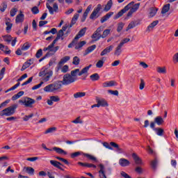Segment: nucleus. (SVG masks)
I'll use <instances>...</instances> for the list:
<instances>
[{
  "instance_id": "obj_26",
  "label": "nucleus",
  "mask_w": 178,
  "mask_h": 178,
  "mask_svg": "<svg viewBox=\"0 0 178 178\" xmlns=\"http://www.w3.org/2000/svg\"><path fill=\"white\" fill-rule=\"evenodd\" d=\"M82 155L83 156H85V158H87V159H89V161H92L93 162H97V158L90 154L82 153Z\"/></svg>"
},
{
  "instance_id": "obj_9",
  "label": "nucleus",
  "mask_w": 178,
  "mask_h": 178,
  "mask_svg": "<svg viewBox=\"0 0 178 178\" xmlns=\"http://www.w3.org/2000/svg\"><path fill=\"white\" fill-rule=\"evenodd\" d=\"M101 9H102V6L101 4H98L91 13L90 19H91L92 20L95 19V17L97 16V15H98V13H99Z\"/></svg>"
},
{
  "instance_id": "obj_37",
  "label": "nucleus",
  "mask_w": 178,
  "mask_h": 178,
  "mask_svg": "<svg viewBox=\"0 0 178 178\" xmlns=\"http://www.w3.org/2000/svg\"><path fill=\"white\" fill-rule=\"evenodd\" d=\"M110 33H111V29H105L103 31V34L99 35V37H101V38H106V37H108V35H109Z\"/></svg>"
},
{
  "instance_id": "obj_34",
  "label": "nucleus",
  "mask_w": 178,
  "mask_h": 178,
  "mask_svg": "<svg viewBox=\"0 0 178 178\" xmlns=\"http://www.w3.org/2000/svg\"><path fill=\"white\" fill-rule=\"evenodd\" d=\"M105 63V57H102V60H99L96 63V67H98L99 69H101L104 66V64Z\"/></svg>"
},
{
  "instance_id": "obj_51",
  "label": "nucleus",
  "mask_w": 178,
  "mask_h": 178,
  "mask_svg": "<svg viewBox=\"0 0 178 178\" xmlns=\"http://www.w3.org/2000/svg\"><path fill=\"white\" fill-rule=\"evenodd\" d=\"M76 44H77V39H76V38H74L73 39V40L72 41V42H70L68 44V48H73V47H74V45H76Z\"/></svg>"
},
{
  "instance_id": "obj_8",
  "label": "nucleus",
  "mask_w": 178,
  "mask_h": 178,
  "mask_svg": "<svg viewBox=\"0 0 178 178\" xmlns=\"http://www.w3.org/2000/svg\"><path fill=\"white\" fill-rule=\"evenodd\" d=\"M150 127L154 130V131L156 132V134L157 136H160V137H162L163 136V134L165 133V130L162 128H156L155 127V122H150Z\"/></svg>"
},
{
  "instance_id": "obj_14",
  "label": "nucleus",
  "mask_w": 178,
  "mask_h": 178,
  "mask_svg": "<svg viewBox=\"0 0 178 178\" xmlns=\"http://www.w3.org/2000/svg\"><path fill=\"white\" fill-rule=\"evenodd\" d=\"M119 165H121L122 168H126L127 166H130V161L124 158H121L119 160Z\"/></svg>"
},
{
  "instance_id": "obj_33",
  "label": "nucleus",
  "mask_w": 178,
  "mask_h": 178,
  "mask_svg": "<svg viewBox=\"0 0 178 178\" xmlns=\"http://www.w3.org/2000/svg\"><path fill=\"white\" fill-rule=\"evenodd\" d=\"M123 46H122L121 44H118V47L115 48V51L114 52V55H115V56H120V54H122V47Z\"/></svg>"
},
{
  "instance_id": "obj_39",
  "label": "nucleus",
  "mask_w": 178,
  "mask_h": 178,
  "mask_svg": "<svg viewBox=\"0 0 178 178\" xmlns=\"http://www.w3.org/2000/svg\"><path fill=\"white\" fill-rule=\"evenodd\" d=\"M157 12H158V8H152L150 9V12H149L150 17H154V16H155L156 15Z\"/></svg>"
},
{
  "instance_id": "obj_45",
  "label": "nucleus",
  "mask_w": 178,
  "mask_h": 178,
  "mask_svg": "<svg viewBox=\"0 0 178 178\" xmlns=\"http://www.w3.org/2000/svg\"><path fill=\"white\" fill-rule=\"evenodd\" d=\"M72 63L75 65V66L80 65V58L77 56H74L73 58Z\"/></svg>"
},
{
  "instance_id": "obj_46",
  "label": "nucleus",
  "mask_w": 178,
  "mask_h": 178,
  "mask_svg": "<svg viewBox=\"0 0 178 178\" xmlns=\"http://www.w3.org/2000/svg\"><path fill=\"white\" fill-rule=\"evenodd\" d=\"M63 35H65V33L63 32V31L59 30L57 33L56 38H58V40L61 39L62 40H63Z\"/></svg>"
},
{
  "instance_id": "obj_18",
  "label": "nucleus",
  "mask_w": 178,
  "mask_h": 178,
  "mask_svg": "<svg viewBox=\"0 0 178 178\" xmlns=\"http://www.w3.org/2000/svg\"><path fill=\"white\" fill-rule=\"evenodd\" d=\"M113 50V45H110L109 47H107L105 48L100 54V56H105V55H107V54H109L111 52V51Z\"/></svg>"
},
{
  "instance_id": "obj_20",
  "label": "nucleus",
  "mask_w": 178,
  "mask_h": 178,
  "mask_svg": "<svg viewBox=\"0 0 178 178\" xmlns=\"http://www.w3.org/2000/svg\"><path fill=\"white\" fill-rule=\"evenodd\" d=\"M86 31H87V27H84L81 29L74 37L75 40H79V38H81V37H83V35L86 34Z\"/></svg>"
},
{
  "instance_id": "obj_13",
  "label": "nucleus",
  "mask_w": 178,
  "mask_h": 178,
  "mask_svg": "<svg viewBox=\"0 0 178 178\" xmlns=\"http://www.w3.org/2000/svg\"><path fill=\"white\" fill-rule=\"evenodd\" d=\"M50 163H51V165L54 166V168H57V169H59L60 170L65 172V169H63L60 167V166H63V164H62L60 162L51 160Z\"/></svg>"
},
{
  "instance_id": "obj_31",
  "label": "nucleus",
  "mask_w": 178,
  "mask_h": 178,
  "mask_svg": "<svg viewBox=\"0 0 178 178\" xmlns=\"http://www.w3.org/2000/svg\"><path fill=\"white\" fill-rule=\"evenodd\" d=\"M118 84L115 82V81H111L103 83V87H113V86H117Z\"/></svg>"
},
{
  "instance_id": "obj_15",
  "label": "nucleus",
  "mask_w": 178,
  "mask_h": 178,
  "mask_svg": "<svg viewBox=\"0 0 178 178\" xmlns=\"http://www.w3.org/2000/svg\"><path fill=\"white\" fill-rule=\"evenodd\" d=\"M99 167L100 170H99V178H107L106 175H105V166L104 164H99Z\"/></svg>"
},
{
  "instance_id": "obj_59",
  "label": "nucleus",
  "mask_w": 178,
  "mask_h": 178,
  "mask_svg": "<svg viewBox=\"0 0 178 178\" xmlns=\"http://www.w3.org/2000/svg\"><path fill=\"white\" fill-rule=\"evenodd\" d=\"M3 48H5V45H3V44L0 43V49L1 51H3L5 54H6L7 55H9L10 54V50H3Z\"/></svg>"
},
{
  "instance_id": "obj_19",
  "label": "nucleus",
  "mask_w": 178,
  "mask_h": 178,
  "mask_svg": "<svg viewBox=\"0 0 178 178\" xmlns=\"http://www.w3.org/2000/svg\"><path fill=\"white\" fill-rule=\"evenodd\" d=\"M110 145L111 147H113V148H115L116 152H118V154H123V152H124L123 149L120 148V147H119L118 143H116L115 142H111Z\"/></svg>"
},
{
  "instance_id": "obj_6",
  "label": "nucleus",
  "mask_w": 178,
  "mask_h": 178,
  "mask_svg": "<svg viewBox=\"0 0 178 178\" xmlns=\"http://www.w3.org/2000/svg\"><path fill=\"white\" fill-rule=\"evenodd\" d=\"M92 65H89L88 66L85 67L84 68H83L81 72H80V69H75L74 70L71 71V74L70 76H72V77H76L77 73L78 76H83V74L87 73L88 72V70H90V67H92Z\"/></svg>"
},
{
  "instance_id": "obj_55",
  "label": "nucleus",
  "mask_w": 178,
  "mask_h": 178,
  "mask_svg": "<svg viewBox=\"0 0 178 178\" xmlns=\"http://www.w3.org/2000/svg\"><path fill=\"white\" fill-rule=\"evenodd\" d=\"M3 38L6 42H10L12 41V36L11 35H3Z\"/></svg>"
},
{
  "instance_id": "obj_64",
  "label": "nucleus",
  "mask_w": 178,
  "mask_h": 178,
  "mask_svg": "<svg viewBox=\"0 0 178 178\" xmlns=\"http://www.w3.org/2000/svg\"><path fill=\"white\" fill-rule=\"evenodd\" d=\"M72 123L77 124L78 123H83L81 120H80V117L76 118L74 120L72 121Z\"/></svg>"
},
{
  "instance_id": "obj_4",
  "label": "nucleus",
  "mask_w": 178,
  "mask_h": 178,
  "mask_svg": "<svg viewBox=\"0 0 178 178\" xmlns=\"http://www.w3.org/2000/svg\"><path fill=\"white\" fill-rule=\"evenodd\" d=\"M16 109H17V104H13L2 110L0 113V116H12V115H15Z\"/></svg>"
},
{
  "instance_id": "obj_29",
  "label": "nucleus",
  "mask_w": 178,
  "mask_h": 178,
  "mask_svg": "<svg viewBox=\"0 0 178 178\" xmlns=\"http://www.w3.org/2000/svg\"><path fill=\"white\" fill-rule=\"evenodd\" d=\"M169 10H170V4L167 3L163 6V7L161 10V14L165 15V13H168V12H169Z\"/></svg>"
},
{
  "instance_id": "obj_24",
  "label": "nucleus",
  "mask_w": 178,
  "mask_h": 178,
  "mask_svg": "<svg viewBox=\"0 0 178 178\" xmlns=\"http://www.w3.org/2000/svg\"><path fill=\"white\" fill-rule=\"evenodd\" d=\"M95 48H97L96 44H93V45L88 47L87 49L85 51V53L83 54V56H86V55H88V54H91V52H92V51H94V49H95Z\"/></svg>"
},
{
  "instance_id": "obj_57",
  "label": "nucleus",
  "mask_w": 178,
  "mask_h": 178,
  "mask_svg": "<svg viewBox=\"0 0 178 178\" xmlns=\"http://www.w3.org/2000/svg\"><path fill=\"white\" fill-rule=\"evenodd\" d=\"M17 13V8L11 9L10 11V15L11 17L16 16Z\"/></svg>"
},
{
  "instance_id": "obj_16",
  "label": "nucleus",
  "mask_w": 178,
  "mask_h": 178,
  "mask_svg": "<svg viewBox=\"0 0 178 178\" xmlns=\"http://www.w3.org/2000/svg\"><path fill=\"white\" fill-rule=\"evenodd\" d=\"M96 102L99 104V106H109V104H108V102L105 100V99H99V97H96Z\"/></svg>"
},
{
  "instance_id": "obj_10",
  "label": "nucleus",
  "mask_w": 178,
  "mask_h": 178,
  "mask_svg": "<svg viewBox=\"0 0 178 178\" xmlns=\"http://www.w3.org/2000/svg\"><path fill=\"white\" fill-rule=\"evenodd\" d=\"M25 106L26 108H33V105L35 104V100L31 97H26L24 99Z\"/></svg>"
},
{
  "instance_id": "obj_60",
  "label": "nucleus",
  "mask_w": 178,
  "mask_h": 178,
  "mask_svg": "<svg viewBox=\"0 0 178 178\" xmlns=\"http://www.w3.org/2000/svg\"><path fill=\"white\" fill-rule=\"evenodd\" d=\"M34 116V114L33 113H31L29 115H25L24 118H23V120L24 122H28V120H29L30 119H31V118H33Z\"/></svg>"
},
{
  "instance_id": "obj_11",
  "label": "nucleus",
  "mask_w": 178,
  "mask_h": 178,
  "mask_svg": "<svg viewBox=\"0 0 178 178\" xmlns=\"http://www.w3.org/2000/svg\"><path fill=\"white\" fill-rule=\"evenodd\" d=\"M33 63H34V58H31L28 60L23 64L22 67L21 68V72H24V70H26L27 67H30V66H31Z\"/></svg>"
},
{
  "instance_id": "obj_52",
  "label": "nucleus",
  "mask_w": 178,
  "mask_h": 178,
  "mask_svg": "<svg viewBox=\"0 0 178 178\" xmlns=\"http://www.w3.org/2000/svg\"><path fill=\"white\" fill-rule=\"evenodd\" d=\"M80 16L79 14H75L74 17L72 19L71 23L72 24H74L77 22V19H79V17Z\"/></svg>"
},
{
  "instance_id": "obj_32",
  "label": "nucleus",
  "mask_w": 178,
  "mask_h": 178,
  "mask_svg": "<svg viewBox=\"0 0 178 178\" xmlns=\"http://www.w3.org/2000/svg\"><path fill=\"white\" fill-rule=\"evenodd\" d=\"M25 170V172L28 173V175H30L31 176H33L34 175V168L31 167H24V170Z\"/></svg>"
},
{
  "instance_id": "obj_7",
  "label": "nucleus",
  "mask_w": 178,
  "mask_h": 178,
  "mask_svg": "<svg viewBox=\"0 0 178 178\" xmlns=\"http://www.w3.org/2000/svg\"><path fill=\"white\" fill-rule=\"evenodd\" d=\"M46 7L48 8L50 15H54V13H58L59 12V7L57 3H54L53 7L49 5V3H47Z\"/></svg>"
},
{
  "instance_id": "obj_62",
  "label": "nucleus",
  "mask_w": 178,
  "mask_h": 178,
  "mask_svg": "<svg viewBox=\"0 0 178 178\" xmlns=\"http://www.w3.org/2000/svg\"><path fill=\"white\" fill-rule=\"evenodd\" d=\"M33 81V76L30 77L27 81H26L25 82H24L22 84V86H27V84H30V83H31Z\"/></svg>"
},
{
  "instance_id": "obj_40",
  "label": "nucleus",
  "mask_w": 178,
  "mask_h": 178,
  "mask_svg": "<svg viewBox=\"0 0 178 178\" xmlns=\"http://www.w3.org/2000/svg\"><path fill=\"white\" fill-rule=\"evenodd\" d=\"M86 44H87V42L86 41H81L80 42H79L76 47H75V49H80V48H83V47H84V45H86Z\"/></svg>"
},
{
  "instance_id": "obj_44",
  "label": "nucleus",
  "mask_w": 178,
  "mask_h": 178,
  "mask_svg": "<svg viewBox=\"0 0 178 178\" xmlns=\"http://www.w3.org/2000/svg\"><path fill=\"white\" fill-rule=\"evenodd\" d=\"M150 165L152 169H156V166L158 165V159H154L153 161H151Z\"/></svg>"
},
{
  "instance_id": "obj_61",
  "label": "nucleus",
  "mask_w": 178,
  "mask_h": 178,
  "mask_svg": "<svg viewBox=\"0 0 178 178\" xmlns=\"http://www.w3.org/2000/svg\"><path fill=\"white\" fill-rule=\"evenodd\" d=\"M144 87H145V82L144 81V79H141L139 88L140 90H144Z\"/></svg>"
},
{
  "instance_id": "obj_25",
  "label": "nucleus",
  "mask_w": 178,
  "mask_h": 178,
  "mask_svg": "<svg viewBox=\"0 0 178 178\" xmlns=\"http://www.w3.org/2000/svg\"><path fill=\"white\" fill-rule=\"evenodd\" d=\"M70 60V56H66L61 58V60L59 61L58 66L61 67L62 65L66 63V62Z\"/></svg>"
},
{
  "instance_id": "obj_58",
  "label": "nucleus",
  "mask_w": 178,
  "mask_h": 178,
  "mask_svg": "<svg viewBox=\"0 0 178 178\" xmlns=\"http://www.w3.org/2000/svg\"><path fill=\"white\" fill-rule=\"evenodd\" d=\"M56 159H58V161H61V162H63L65 165H69V161L66 160L65 159H63L62 157L56 156Z\"/></svg>"
},
{
  "instance_id": "obj_3",
  "label": "nucleus",
  "mask_w": 178,
  "mask_h": 178,
  "mask_svg": "<svg viewBox=\"0 0 178 178\" xmlns=\"http://www.w3.org/2000/svg\"><path fill=\"white\" fill-rule=\"evenodd\" d=\"M54 74V72L51 70H48V68H42V70L39 72V77H42L43 81L47 83V81H49L51 76Z\"/></svg>"
},
{
  "instance_id": "obj_41",
  "label": "nucleus",
  "mask_w": 178,
  "mask_h": 178,
  "mask_svg": "<svg viewBox=\"0 0 178 178\" xmlns=\"http://www.w3.org/2000/svg\"><path fill=\"white\" fill-rule=\"evenodd\" d=\"M83 152H76L71 154V158L74 159V158H77V156H80V155H83Z\"/></svg>"
},
{
  "instance_id": "obj_54",
  "label": "nucleus",
  "mask_w": 178,
  "mask_h": 178,
  "mask_svg": "<svg viewBox=\"0 0 178 178\" xmlns=\"http://www.w3.org/2000/svg\"><path fill=\"white\" fill-rule=\"evenodd\" d=\"M50 99H51L53 102H59L60 101V98H59V96H51Z\"/></svg>"
},
{
  "instance_id": "obj_56",
  "label": "nucleus",
  "mask_w": 178,
  "mask_h": 178,
  "mask_svg": "<svg viewBox=\"0 0 178 178\" xmlns=\"http://www.w3.org/2000/svg\"><path fill=\"white\" fill-rule=\"evenodd\" d=\"M54 131H56V127H51L45 131L44 134H48L49 133H54Z\"/></svg>"
},
{
  "instance_id": "obj_49",
  "label": "nucleus",
  "mask_w": 178,
  "mask_h": 178,
  "mask_svg": "<svg viewBox=\"0 0 178 178\" xmlns=\"http://www.w3.org/2000/svg\"><path fill=\"white\" fill-rule=\"evenodd\" d=\"M123 27H124V23L120 22L118 24V28H117L118 33H120V31H122V30H123Z\"/></svg>"
},
{
  "instance_id": "obj_48",
  "label": "nucleus",
  "mask_w": 178,
  "mask_h": 178,
  "mask_svg": "<svg viewBox=\"0 0 178 178\" xmlns=\"http://www.w3.org/2000/svg\"><path fill=\"white\" fill-rule=\"evenodd\" d=\"M1 6L2 8H0L1 12L3 13L5 12V10H6L7 8H8V3H6V1H3L1 3Z\"/></svg>"
},
{
  "instance_id": "obj_22",
  "label": "nucleus",
  "mask_w": 178,
  "mask_h": 178,
  "mask_svg": "<svg viewBox=\"0 0 178 178\" xmlns=\"http://www.w3.org/2000/svg\"><path fill=\"white\" fill-rule=\"evenodd\" d=\"M111 16H113V12L108 13L106 15L102 17V19H100V22L105 23L106 20H108V19H111Z\"/></svg>"
},
{
  "instance_id": "obj_42",
  "label": "nucleus",
  "mask_w": 178,
  "mask_h": 178,
  "mask_svg": "<svg viewBox=\"0 0 178 178\" xmlns=\"http://www.w3.org/2000/svg\"><path fill=\"white\" fill-rule=\"evenodd\" d=\"M31 47V44L29 42H25L21 48L22 51H27Z\"/></svg>"
},
{
  "instance_id": "obj_30",
  "label": "nucleus",
  "mask_w": 178,
  "mask_h": 178,
  "mask_svg": "<svg viewBox=\"0 0 178 178\" xmlns=\"http://www.w3.org/2000/svg\"><path fill=\"white\" fill-rule=\"evenodd\" d=\"M136 26H138V22H137L136 21L131 22V23L129 24L128 26L127 27L126 31H129V30L131 29H134Z\"/></svg>"
},
{
  "instance_id": "obj_1",
  "label": "nucleus",
  "mask_w": 178,
  "mask_h": 178,
  "mask_svg": "<svg viewBox=\"0 0 178 178\" xmlns=\"http://www.w3.org/2000/svg\"><path fill=\"white\" fill-rule=\"evenodd\" d=\"M139 8H140V3H137L134 4V1H131L123 9H122L120 12H118L114 16V19L116 20L120 17H122V16H123V15H124V13H126L127 10H129V9H131L135 12H137V10H138Z\"/></svg>"
},
{
  "instance_id": "obj_43",
  "label": "nucleus",
  "mask_w": 178,
  "mask_h": 178,
  "mask_svg": "<svg viewBox=\"0 0 178 178\" xmlns=\"http://www.w3.org/2000/svg\"><path fill=\"white\" fill-rule=\"evenodd\" d=\"M101 33H98V32H96V31L94 32V33L92 35V38H95V41H98L101 37Z\"/></svg>"
},
{
  "instance_id": "obj_5",
  "label": "nucleus",
  "mask_w": 178,
  "mask_h": 178,
  "mask_svg": "<svg viewBox=\"0 0 178 178\" xmlns=\"http://www.w3.org/2000/svg\"><path fill=\"white\" fill-rule=\"evenodd\" d=\"M77 81V77L72 76L70 74H65L63 77V80L60 81L63 86H69L74 83V81Z\"/></svg>"
},
{
  "instance_id": "obj_50",
  "label": "nucleus",
  "mask_w": 178,
  "mask_h": 178,
  "mask_svg": "<svg viewBox=\"0 0 178 178\" xmlns=\"http://www.w3.org/2000/svg\"><path fill=\"white\" fill-rule=\"evenodd\" d=\"M31 12L33 15H38V13H40V10L38 9V7L34 6L31 8Z\"/></svg>"
},
{
  "instance_id": "obj_36",
  "label": "nucleus",
  "mask_w": 178,
  "mask_h": 178,
  "mask_svg": "<svg viewBox=\"0 0 178 178\" xmlns=\"http://www.w3.org/2000/svg\"><path fill=\"white\" fill-rule=\"evenodd\" d=\"M90 79L92 81H98L99 80V74L98 73L93 74L90 75Z\"/></svg>"
},
{
  "instance_id": "obj_53",
  "label": "nucleus",
  "mask_w": 178,
  "mask_h": 178,
  "mask_svg": "<svg viewBox=\"0 0 178 178\" xmlns=\"http://www.w3.org/2000/svg\"><path fill=\"white\" fill-rule=\"evenodd\" d=\"M42 56V49H40L36 52L35 58H37L38 59H40V58H41Z\"/></svg>"
},
{
  "instance_id": "obj_47",
  "label": "nucleus",
  "mask_w": 178,
  "mask_h": 178,
  "mask_svg": "<svg viewBox=\"0 0 178 178\" xmlns=\"http://www.w3.org/2000/svg\"><path fill=\"white\" fill-rule=\"evenodd\" d=\"M6 25L7 26L6 30L7 32L9 33V31L12 30V26H13V24L10 23V22H6Z\"/></svg>"
},
{
  "instance_id": "obj_35",
  "label": "nucleus",
  "mask_w": 178,
  "mask_h": 178,
  "mask_svg": "<svg viewBox=\"0 0 178 178\" xmlns=\"http://www.w3.org/2000/svg\"><path fill=\"white\" fill-rule=\"evenodd\" d=\"M157 73L165 74L166 73V67H156Z\"/></svg>"
},
{
  "instance_id": "obj_17",
  "label": "nucleus",
  "mask_w": 178,
  "mask_h": 178,
  "mask_svg": "<svg viewBox=\"0 0 178 178\" xmlns=\"http://www.w3.org/2000/svg\"><path fill=\"white\" fill-rule=\"evenodd\" d=\"M24 22V14L20 11L15 18V23H23Z\"/></svg>"
},
{
  "instance_id": "obj_2",
  "label": "nucleus",
  "mask_w": 178,
  "mask_h": 178,
  "mask_svg": "<svg viewBox=\"0 0 178 178\" xmlns=\"http://www.w3.org/2000/svg\"><path fill=\"white\" fill-rule=\"evenodd\" d=\"M63 86V84L61 81H56L45 86L44 91H45V92H54V94H57V92H62Z\"/></svg>"
},
{
  "instance_id": "obj_12",
  "label": "nucleus",
  "mask_w": 178,
  "mask_h": 178,
  "mask_svg": "<svg viewBox=\"0 0 178 178\" xmlns=\"http://www.w3.org/2000/svg\"><path fill=\"white\" fill-rule=\"evenodd\" d=\"M151 123H154V127H155V124H157L158 126H162L163 123H165V120H163V118L162 116H157L154 118V122H151Z\"/></svg>"
},
{
  "instance_id": "obj_27",
  "label": "nucleus",
  "mask_w": 178,
  "mask_h": 178,
  "mask_svg": "<svg viewBox=\"0 0 178 178\" xmlns=\"http://www.w3.org/2000/svg\"><path fill=\"white\" fill-rule=\"evenodd\" d=\"M112 5H113V1H112V0H109L106 5L105 6L104 8V12H109V10H111V8H112Z\"/></svg>"
},
{
  "instance_id": "obj_23",
  "label": "nucleus",
  "mask_w": 178,
  "mask_h": 178,
  "mask_svg": "<svg viewBox=\"0 0 178 178\" xmlns=\"http://www.w3.org/2000/svg\"><path fill=\"white\" fill-rule=\"evenodd\" d=\"M158 23H159V21L156 20L152 22L147 28L146 29V32L147 33H149V31L154 30V27H155V26H156L158 24Z\"/></svg>"
},
{
  "instance_id": "obj_21",
  "label": "nucleus",
  "mask_w": 178,
  "mask_h": 178,
  "mask_svg": "<svg viewBox=\"0 0 178 178\" xmlns=\"http://www.w3.org/2000/svg\"><path fill=\"white\" fill-rule=\"evenodd\" d=\"M132 158L136 165H142L143 164V161L141 160V159H140V157H138L137 154L133 153Z\"/></svg>"
},
{
  "instance_id": "obj_38",
  "label": "nucleus",
  "mask_w": 178,
  "mask_h": 178,
  "mask_svg": "<svg viewBox=\"0 0 178 178\" xmlns=\"http://www.w3.org/2000/svg\"><path fill=\"white\" fill-rule=\"evenodd\" d=\"M83 97H86V92H78L75 94H74V98H81Z\"/></svg>"
},
{
  "instance_id": "obj_63",
  "label": "nucleus",
  "mask_w": 178,
  "mask_h": 178,
  "mask_svg": "<svg viewBox=\"0 0 178 178\" xmlns=\"http://www.w3.org/2000/svg\"><path fill=\"white\" fill-rule=\"evenodd\" d=\"M129 41H130V38H124V40H122L120 42V45L123 47V45H124V44H127V42H129Z\"/></svg>"
},
{
  "instance_id": "obj_28",
  "label": "nucleus",
  "mask_w": 178,
  "mask_h": 178,
  "mask_svg": "<svg viewBox=\"0 0 178 178\" xmlns=\"http://www.w3.org/2000/svg\"><path fill=\"white\" fill-rule=\"evenodd\" d=\"M53 151H56L57 154H60L61 155H67V152L60 147H53Z\"/></svg>"
}]
</instances>
